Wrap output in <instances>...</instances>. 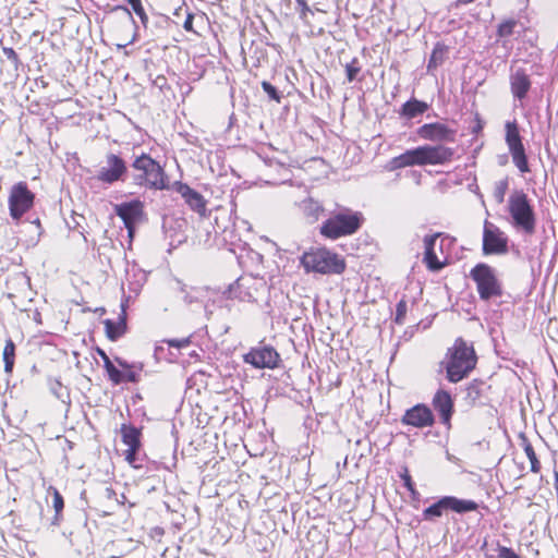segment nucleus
I'll list each match as a JSON object with an SVG mask.
<instances>
[{
  "label": "nucleus",
  "mask_w": 558,
  "mask_h": 558,
  "mask_svg": "<svg viewBox=\"0 0 558 558\" xmlns=\"http://www.w3.org/2000/svg\"><path fill=\"white\" fill-rule=\"evenodd\" d=\"M477 356L472 344L464 339H456L453 345L448 349L441 365L446 369V378L450 383H459L475 368Z\"/></svg>",
  "instance_id": "nucleus-1"
},
{
  "label": "nucleus",
  "mask_w": 558,
  "mask_h": 558,
  "mask_svg": "<svg viewBox=\"0 0 558 558\" xmlns=\"http://www.w3.org/2000/svg\"><path fill=\"white\" fill-rule=\"evenodd\" d=\"M363 222L364 216L361 211L339 206L320 225L319 232L326 239L338 240L356 233Z\"/></svg>",
  "instance_id": "nucleus-2"
},
{
  "label": "nucleus",
  "mask_w": 558,
  "mask_h": 558,
  "mask_svg": "<svg viewBox=\"0 0 558 558\" xmlns=\"http://www.w3.org/2000/svg\"><path fill=\"white\" fill-rule=\"evenodd\" d=\"M510 225L524 235H533L536 231L537 218L532 201L523 190H514L508 197Z\"/></svg>",
  "instance_id": "nucleus-3"
},
{
  "label": "nucleus",
  "mask_w": 558,
  "mask_h": 558,
  "mask_svg": "<svg viewBox=\"0 0 558 558\" xmlns=\"http://www.w3.org/2000/svg\"><path fill=\"white\" fill-rule=\"evenodd\" d=\"M131 167L135 171L133 174V183L135 185L155 191L170 189L171 185L163 168L149 155L143 153L141 156H137Z\"/></svg>",
  "instance_id": "nucleus-4"
},
{
  "label": "nucleus",
  "mask_w": 558,
  "mask_h": 558,
  "mask_svg": "<svg viewBox=\"0 0 558 558\" xmlns=\"http://www.w3.org/2000/svg\"><path fill=\"white\" fill-rule=\"evenodd\" d=\"M300 263L306 272L339 275L345 269L344 259L325 247L311 248L304 252Z\"/></svg>",
  "instance_id": "nucleus-5"
},
{
  "label": "nucleus",
  "mask_w": 558,
  "mask_h": 558,
  "mask_svg": "<svg viewBox=\"0 0 558 558\" xmlns=\"http://www.w3.org/2000/svg\"><path fill=\"white\" fill-rule=\"evenodd\" d=\"M471 279L476 283V291L482 301L501 298L504 287L495 268L485 263L476 264L470 271Z\"/></svg>",
  "instance_id": "nucleus-6"
},
{
  "label": "nucleus",
  "mask_w": 558,
  "mask_h": 558,
  "mask_svg": "<svg viewBox=\"0 0 558 558\" xmlns=\"http://www.w3.org/2000/svg\"><path fill=\"white\" fill-rule=\"evenodd\" d=\"M35 194L28 189L26 182L12 185L9 194V213L12 220L19 225L22 217L34 206Z\"/></svg>",
  "instance_id": "nucleus-7"
},
{
  "label": "nucleus",
  "mask_w": 558,
  "mask_h": 558,
  "mask_svg": "<svg viewBox=\"0 0 558 558\" xmlns=\"http://www.w3.org/2000/svg\"><path fill=\"white\" fill-rule=\"evenodd\" d=\"M478 505L474 500L459 499L454 496H444L423 510V520L434 521L440 518L445 511L465 513L477 510Z\"/></svg>",
  "instance_id": "nucleus-8"
},
{
  "label": "nucleus",
  "mask_w": 558,
  "mask_h": 558,
  "mask_svg": "<svg viewBox=\"0 0 558 558\" xmlns=\"http://www.w3.org/2000/svg\"><path fill=\"white\" fill-rule=\"evenodd\" d=\"M129 173L125 160L113 153L105 157V165L97 171L95 179L102 184L112 185L116 182H124Z\"/></svg>",
  "instance_id": "nucleus-9"
},
{
  "label": "nucleus",
  "mask_w": 558,
  "mask_h": 558,
  "mask_svg": "<svg viewBox=\"0 0 558 558\" xmlns=\"http://www.w3.org/2000/svg\"><path fill=\"white\" fill-rule=\"evenodd\" d=\"M243 361L257 369H274L279 366L281 357L274 347L260 342L243 355Z\"/></svg>",
  "instance_id": "nucleus-10"
},
{
  "label": "nucleus",
  "mask_w": 558,
  "mask_h": 558,
  "mask_svg": "<svg viewBox=\"0 0 558 558\" xmlns=\"http://www.w3.org/2000/svg\"><path fill=\"white\" fill-rule=\"evenodd\" d=\"M114 213L120 217L128 230V235L133 239L136 226L144 219V203L140 199H132L117 204L114 206Z\"/></svg>",
  "instance_id": "nucleus-11"
},
{
  "label": "nucleus",
  "mask_w": 558,
  "mask_h": 558,
  "mask_svg": "<svg viewBox=\"0 0 558 558\" xmlns=\"http://www.w3.org/2000/svg\"><path fill=\"white\" fill-rule=\"evenodd\" d=\"M508 252V238L504 231L489 221H485L483 230L484 255H502Z\"/></svg>",
  "instance_id": "nucleus-12"
},
{
  "label": "nucleus",
  "mask_w": 558,
  "mask_h": 558,
  "mask_svg": "<svg viewBox=\"0 0 558 558\" xmlns=\"http://www.w3.org/2000/svg\"><path fill=\"white\" fill-rule=\"evenodd\" d=\"M265 288L262 279L252 276H242L229 288L230 298L238 299L242 302L257 301L258 292Z\"/></svg>",
  "instance_id": "nucleus-13"
},
{
  "label": "nucleus",
  "mask_w": 558,
  "mask_h": 558,
  "mask_svg": "<svg viewBox=\"0 0 558 558\" xmlns=\"http://www.w3.org/2000/svg\"><path fill=\"white\" fill-rule=\"evenodd\" d=\"M510 92L514 100L522 102L532 87L531 73L525 66L513 62L509 72Z\"/></svg>",
  "instance_id": "nucleus-14"
},
{
  "label": "nucleus",
  "mask_w": 558,
  "mask_h": 558,
  "mask_svg": "<svg viewBox=\"0 0 558 558\" xmlns=\"http://www.w3.org/2000/svg\"><path fill=\"white\" fill-rule=\"evenodd\" d=\"M418 154L421 166H442L453 160L456 149L444 144L423 145L418 146Z\"/></svg>",
  "instance_id": "nucleus-15"
},
{
  "label": "nucleus",
  "mask_w": 558,
  "mask_h": 558,
  "mask_svg": "<svg viewBox=\"0 0 558 558\" xmlns=\"http://www.w3.org/2000/svg\"><path fill=\"white\" fill-rule=\"evenodd\" d=\"M416 134L424 141L434 143L456 142L457 130L441 122L425 123L416 130Z\"/></svg>",
  "instance_id": "nucleus-16"
},
{
  "label": "nucleus",
  "mask_w": 558,
  "mask_h": 558,
  "mask_svg": "<svg viewBox=\"0 0 558 558\" xmlns=\"http://www.w3.org/2000/svg\"><path fill=\"white\" fill-rule=\"evenodd\" d=\"M435 418L432 410L423 403H418L408 409L402 418L403 425H410L417 428L429 427L434 424Z\"/></svg>",
  "instance_id": "nucleus-17"
},
{
  "label": "nucleus",
  "mask_w": 558,
  "mask_h": 558,
  "mask_svg": "<svg viewBox=\"0 0 558 558\" xmlns=\"http://www.w3.org/2000/svg\"><path fill=\"white\" fill-rule=\"evenodd\" d=\"M170 189L179 193L186 205L197 214L204 216L206 213V201L197 191L190 187L186 183L175 181Z\"/></svg>",
  "instance_id": "nucleus-18"
},
{
  "label": "nucleus",
  "mask_w": 558,
  "mask_h": 558,
  "mask_svg": "<svg viewBox=\"0 0 558 558\" xmlns=\"http://www.w3.org/2000/svg\"><path fill=\"white\" fill-rule=\"evenodd\" d=\"M433 407L438 412L441 423L450 426L451 416L453 414V400L451 395L446 390H438L433 398Z\"/></svg>",
  "instance_id": "nucleus-19"
},
{
  "label": "nucleus",
  "mask_w": 558,
  "mask_h": 558,
  "mask_svg": "<svg viewBox=\"0 0 558 558\" xmlns=\"http://www.w3.org/2000/svg\"><path fill=\"white\" fill-rule=\"evenodd\" d=\"M421 166L418 147L408 149L389 161V169L396 170L405 167Z\"/></svg>",
  "instance_id": "nucleus-20"
},
{
  "label": "nucleus",
  "mask_w": 558,
  "mask_h": 558,
  "mask_svg": "<svg viewBox=\"0 0 558 558\" xmlns=\"http://www.w3.org/2000/svg\"><path fill=\"white\" fill-rule=\"evenodd\" d=\"M506 128V143L509 148V153L523 148L522 138L519 132V126L515 120L508 121L505 125Z\"/></svg>",
  "instance_id": "nucleus-21"
},
{
  "label": "nucleus",
  "mask_w": 558,
  "mask_h": 558,
  "mask_svg": "<svg viewBox=\"0 0 558 558\" xmlns=\"http://www.w3.org/2000/svg\"><path fill=\"white\" fill-rule=\"evenodd\" d=\"M300 208H301L303 215L311 222L317 221L319 219L320 215L324 213L323 205L318 201H316L312 197H307V198L303 199L300 203Z\"/></svg>",
  "instance_id": "nucleus-22"
},
{
  "label": "nucleus",
  "mask_w": 558,
  "mask_h": 558,
  "mask_svg": "<svg viewBox=\"0 0 558 558\" xmlns=\"http://www.w3.org/2000/svg\"><path fill=\"white\" fill-rule=\"evenodd\" d=\"M428 105L424 101L417 100L415 98H411L407 102H404L401 107L400 114L408 119H413L417 116L423 114L427 111Z\"/></svg>",
  "instance_id": "nucleus-23"
},
{
  "label": "nucleus",
  "mask_w": 558,
  "mask_h": 558,
  "mask_svg": "<svg viewBox=\"0 0 558 558\" xmlns=\"http://www.w3.org/2000/svg\"><path fill=\"white\" fill-rule=\"evenodd\" d=\"M122 441L129 448L138 450L141 447V430L133 425L123 424L121 426Z\"/></svg>",
  "instance_id": "nucleus-24"
},
{
  "label": "nucleus",
  "mask_w": 558,
  "mask_h": 558,
  "mask_svg": "<svg viewBox=\"0 0 558 558\" xmlns=\"http://www.w3.org/2000/svg\"><path fill=\"white\" fill-rule=\"evenodd\" d=\"M174 289L182 294V299L186 304L198 302L201 300V296L203 295L202 290L194 287H189L178 279L175 280Z\"/></svg>",
  "instance_id": "nucleus-25"
},
{
  "label": "nucleus",
  "mask_w": 558,
  "mask_h": 558,
  "mask_svg": "<svg viewBox=\"0 0 558 558\" xmlns=\"http://www.w3.org/2000/svg\"><path fill=\"white\" fill-rule=\"evenodd\" d=\"M105 327H106L107 337L110 340L116 341L124 333L125 328H126V323L123 317H121L118 322H113L111 319H106Z\"/></svg>",
  "instance_id": "nucleus-26"
},
{
  "label": "nucleus",
  "mask_w": 558,
  "mask_h": 558,
  "mask_svg": "<svg viewBox=\"0 0 558 558\" xmlns=\"http://www.w3.org/2000/svg\"><path fill=\"white\" fill-rule=\"evenodd\" d=\"M483 385L484 384L478 380H473L471 384H469L465 393V401L468 404L475 405L480 402Z\"/></svg>",
  "instance_id": "nucleus-27"
},
{
  "label": "nucleus",
  "mask_w": 558,
  "mask_h": 558,
  "mask_svg": "<svg viewBox=\"0 0 558 558\" xmlns=\"http://www.w3.org/2000/svg\"><path fill=\"white\" fill-rule=\"evenodd\" d=\"M521 441H522L523 450H524L527 459L531 462V471L533 473H538L541 470V463L536 457V453L534 451L532 444L529 441V439L525 436L521 437Z\"/></svg>",
  "instance_id": "nucleus-28"
},
{
  "label": "nucleus",
  "mask_w": 558,
  "mask_h": 558,
  "mask_svg": "<svg viewBox=\"0 0 558 558\" xmlns=\"http://www.w3.org/2000/svg\"><path fill=\"white\" fill-rule=\"evenodd\" d=\"M510 155L512 157L513 163L521 173H527L531 171L524 147L510 151Z\"/></svg>",
  "instance_id": "nucleus-29"
},
{
  "label": "nucleus",
  "mask_w": 558,
  "mask_h": 558,
  "mask_svg": "<svg viewBox=\"0 0 558 558\" xmlns=\"http://www.w3.org/2000/svg\"><path fill=\"white\" fill-rule=\"evenodd\" d=\"M15 344L12 339L5 341L3 349V362L5 373H11L14 366Z\"/></svg>",
  "instance_id": "nucleus-30"
},
{
  "label": "nucleus",
  "mask_w": 558,
  "mask_h": 558,
  "mask_svg": "<svg viewBox=\"0 0 558 558\" xmlns=\"http://www.w3.org/2000/svg\"><path fill=\"white\" fill-rule=\"evenodd\" d=\"M48 493H51L52 494V507L56 511V515L53 518V521H52V524H59V520H60V513L61 511L63 510L64 508V501H63V497L62 495L59 493V490L52 486H50L48 488Z\"/></svg>",
  "instance_id": "nucleus-31"
},
{
  "label": "nucleus",
  "mask_w": 558,
  "mask_h": 558,
  "mask_svg": "<svg viewBox=\"0 0 558 558\" xmlns=\"http://www.w3.org/2000/svg\"><path fill=\"white\" fill-rule=\"evenodd\" d=\"M517 25H518V22L515 20H513V19L504 21L502 23H500L498 25L497 36L499 38L510 37L511 35H513L514 28H515Z\"/></svg>",
  "instance_id": "nucleus-32"
},
{
  "label": "nucleus",
  "mask_w": 558,
  "mask_h": 558,
  "mask_svg": "<svg viewBox=\"0 0 558 558\" xmlns=\"http://www.w3.org/2000/svg\"><path fill=\"white\" fill-rule=\"evenodd\" d=\"M132 7L134 13L140 17L141 23L145 29L148 28V15L146 14L142 0H126Z\"/></svg>",
  "instance_id": "nucleus-33"
},
{
  "label": "nucleus",
  "mask_w": 558,
  "mask_h": 558,
  "mask_svg": "<svg viewBox=\"0 0 558 558\" xmlns=\"http://www.w3.org/2000/svg\"><path fill=\"white\" fill-rule=\"evenodd\" d=\"M424 262L426 263L427 268L432 271H438L445 266V264L437 258L435 250L424 252Z\"/></svg>",
  "instance_id": "nucleus-34"
},
{
  "label": "nucleus",
  "mask_w": 558,
  "mask_h": 558,
  "mask_svg": "<svg viewBox=\"0 0 558 558\" xmlns=\"http://www.w3.org/2000/svg\"><path fill=\"white\" fill-rule=\"evenodd\" d=\"M49 388L51 393L54 395L59 400L64 401L65 398H69L68 388L63 386L58 379H51L49 381Z\"/></svg>",
  "instance_id": "nucleus-35"
},
{
  "label": "nucleus",
  "mask_w": 558,
  "mask_h": 558,
  "mask_svg": "<svg viewBox=\"0 0 558 558\" xmlns=\"http://www.w3.org/2000/svg\"><path fill=\"white\" fill-rule=\"evenodd\" d=\"M444 58H445L444 48L439 47V46L435 47L432 52V56L429 58L428 64H427L428 71L432 70L433 68H437L439 64H441L444 62Z\"/></svg>",
  "instance_id": "nucleus-36"
},
{
  "label": "nucleus",
  "mask_w": 558,
  "mask_h": 558,
  "mask_svg": "<svg viewBox=\"0 0 558 558\" xmlns=\"http://www.w3.org/2000/svg\"><path fill=\"white\" fill-rule=\"evenodd\" d=\"M360 72L361 66L356 58H353L351 62L345 64V74L350 83L356 80V76Z\"/></svg>",
  "instance_id": "nucleus-37"
},
{
  "label": "nucleus",
  "mask_w": 558,
  "mask_h": 558,
  "mask_svg": "<svg viewBox=\"0 0 558 558\" xmlns=\"http://www.w3.org/2000/svg\"><path fill=\"white\" fill-rule=\"evenodd\" d=\"M508 190V181L507 180H500L496 182L495 189H494V198L498 204L504 203L505 195Z\"/></svg>",
  "instance_id": "nucleus-38"
},
{
  "label": "nucleus",
  "mask_w": 558,
  "mask_h": 558,
  "mask_svg": "<svg viewBox=\"0 0 558 558\" xmlns=\"http://www.w3.org/2000/svg\"><path fill=\"white\" fill-rule=\"evenodd\" d=\"M407 311H408V304L407 302L402 299L398 302L397 306H396V317H395V322L399 325L403 324L404 322V318H405V315H407Z\"/></svg>",
  "instance_id": "nucleus-39"
},
{
  "label": "nucleus",
  "mask_w": 558,
  "mask_h": 558,
  "mask_svg": "<svg viewBox=\"0 0 558 558\" xmlns=\"http://www.w3.org/2000/svg\"><path fill=\"white\" fill-rule=\"evenodd\" d=\"M263 90L269 96L270 99L280 101V94L277 88L267 81L262 82Z\"/></svg>",
  "instance_id": "nucleus-40"
},
{
  "label": "nucleus",
  "mask_w": 558,
  "mask_h": 558,
  "mask_svg": "<svg viewBox=\"0 0 558 558\" xmlns=\"http://www.w3.org/2000/svg\"><path fill=\"white\" fill-rule=\"evenodd\" d=\"M402 481H403V485L404 487L413 495H417V492L415 489V485L412 481V477L411 475L409 474L408 470L405 469L404 472L402 474H400Z\"/></svg>",
  "instance_id": "nucleus-41"
},
{
  "label": "nucleus",
  "mask_w": 558,
  "mask_h": 558,
  "mask_svg": "<svg viewBox=\"0 0 558 558\" xmlns=\"http://www.w3.org/2000/svg\"><path fill=\"white\" fill-rule=\"evenodd\" d=\"M109 379L114 384L119 385L124 381V374L119 371L116 366L107 371Z\"/></svg>",
  "instance_id": "nucleus-42"
},
{
  "label": "nucleus",
  "mask_w": 558,
  "mask_h": 558,
  "mask_svg": "<svg viewBox=\"0 0 558 558\" xmlns=\"http://www.w3.org/2000/svg\"><path fill=\"white\" fill-rule=\"evenodd\" d=\"M2 52L12 62L14 68L17 69L20 65V59L15 50L10 47H2Z\"/></svg>",
  "instance_id": "nucleus-43"
},
{
  "label": "nucleus",
  "mask_w": 558,
  "mask_h": 558,
  "mask_svg": "<svg viewBox=\"0 0 558 558\" xmlns=\"http://www.w3.org/2000/svg\"><path fill=\"white\" fill-rule=\"evenodd\" d=\"M29 222V227L31 228H34V234L32 236V240H38L43 233V228H41V225H40V220L38 217L34 218V219H29L28 220Z\"/></svg>",
  "instance_id": "nucleus-44"
},
{
  "label": "nucleus",
  "mask_w": 558,
  "mask_h": 558,
  "mask_svg": "<svg viewBox=\"0 0 558 558\" xmlns=\"http://www.w3.org/2000/svg\"><path fill=\"white\" fill-rule=\"evenodd\" d=\"M440 235H441V233H435V234H432V235H426L424 238V248H425V252L434 251L435 250L436 241H437V239Z\"/></svg>",
  "instance_id": "nucleus-45"
},
{
  "label": "nucleus",
  "mask_w": 558,
  "mask_h": 558,
  "mask_svg": "<svg viewBox=\"0 0 558 558\" xmlns=\"http://www.w3.org/2000/svg\"><path fill=\"white\" fill-rule=\"evenodd\" d=\"M497 551H498V558H521L511 548H508L506 546H498Z\"/></svg>",
  "instance_id": "nucleus-46"
},
{
  "label": "nucleus",
  "mask_w": 558,
  "mask_h": 558,
  "mask_svg": "<svg viewBox=\"0 0 558 558\" xmlns=\"http://www.w3.org/2000/svg\"><path fill=\"white\" fill-rule=\"evenodd\" d=\"M296 3L300 7V19L305 21L307 13H312V11L305 0H299Z\"/></svg>",
  "instance_id": "nucleus-47"
},
{
  "label": "nucleus",
  "mask_w": 558,
  "mask_h": 558,
  "mask_svg": "<svg viewBox=\"0 0 558 558\" xmlns=\"http://www.w3.org/2000/svg\"><path fill=\"white\" fill-rule=\"evenodd\" d=\"M113 11H122V12H124L129 16L131 22L133 23V25L135 27V32L137 31L138 27L136 25V22H135L133 15H132V12L130 11V9L128 7H125V5H116Z\"/></svg>",
  "instance_id": "nucleus-48"
},
{
  "label": "nucleus",
  "mask_w": 558,
  "mask_h": 558,
  "mask_svg": "<svg viewBox=\"0 0 558 558\" xmlns=\"http://www.w3.org/2000/svg\"><path fill=\"white\" fill-rule=\"evenodd\" d=\"M137 451H138V450H133V449L129 448V449L126 450V456H125V458H126V460L129 461V463H130V464H132V465H133V466H135V468H138V466H140V465H137V464H136V460H137L136 454H137Z\"/></svg>",
  "instance_id": "nucleus-49"
},
{
  "label": "nucleus",
  "mask_w": 558,
  "mask_h": 558,
  "mask_svg": "<svg viewBox=\"0 0 558 558\" xmlns=\"http://www.w3.org/2000/svg\"><path fill=\"white\" fill-rule=\"evenodd\" d=\"M124 374V381L137 383L140 380V374L135 371H128Z\"/></svg>",
  "instance_id": "nucleus-50"
},
{
  "label": "nucleus",
  "mask_w": 558,
  "mask_h": 558,
  "mask_svg": "<svg viewBox=\"0 0 558 558\" xmlns=\"http://www.w3.org/2000/svg\"><path fill=\"white\" fill-rule=\"evenodd\" d=\"M183 27L187 32L193 31V14H191V13L187 14V16L183 23Z\"/></svg>",
  "instance_id": "nucleus-51"
},
{
  "label": "nucleus",
  "mask_w": 558,
  "mask_h": 558,
  "mask_svg": "<svg viewBox=\"0 0 558 558\" xmlns=\"http://www.w3.org/2000/svg\"><path fill=\"white\" fill-rule=\"evenodd\" d=\"M116 361H117L118 365H119L120 367H122L123 369H130V368L134 367V365L129 364V363H128L125 360H123V359L116 357Z\"/></svg>",
  "instance_id": "nucleus-52"
},
{
  "label": "nucleus",
  "mask_w": 558,
  "mask_h": 558,
  "mask_svg": "<svg viewBox=\"0 0 558 558\" xmlns=\"http://www.w3.org/2000/svg\"><path fill=\"white\" fill-rule=\"evenodd\" d=\"M97 353H98V355L101 357V360L104 361V363L106 362V359H110V357L107 355V353H106L104 350H101V349H97Z\"/></svg>",
  "instance_id": "nucleus-53"
},
{
  "label": "nucleus",
  "mask_w": 558,
  "mask_h": 558,
  "mask_svg": "<svg viewBox=\"0 0 558 558\" xmlns=\"http://www.w3.org/2000/svg\"><path fill=\"white\" fill-rule=\"evenodd\" d=\"M104 367L106 368V371H109L110 368L114 367V365L110 359H106V362L104 363Z\"/></svg>",
  "instance_id": "nucleus-54"
},
{
  "label": "nucleus",
  "mask_w": 558,
  "mask_h": 558,
  "mask_svg": "<svg viewBox=\"0 0 558 558\" xmlns=\"http://www.w3.org/2000/svg\"><path fill=\"white\" fill-rule=\"evenodd\" d=\"M554 487L557 493V499H558V472H555V474H554Z\"/></svg>",
  "instance_id": "nucleus-55"
},
{
  "label": "nucleus",
  "mask_w": 558,
  "mask_h": 558,
  "mask_svg": "<svg viewBox=\"0 0 558 558\" xmlns=\"http://www.w3.org/2000/svg\"><path fill=\"white\" fill-rule=\"evenodd\" d=\"M474 0H457V3L458 4H468V3H471L473 2Z\"/></svg>",
  "instance_id": "nucleus-56"
},
{
  "label": "nucleus",
  "mask_w": 558,
  "mask_h": 558,
  "mask_svg": "<svg viewBox=\"0 0 558 558\" xmlns=\"http://www.w3.org/2000/svg\"><path fill=\"white\" fill-rule=\"evenodd\" d=\"M107 496L110 498L112 495H114L113 490L110 488L106 489Z\"/></svg>",
  "instance_id": "nucleus-57"
},
{
  "label": "nucleus",
  "mask_w": 558,
  "mask_h": 558,
  "mask_svg": "<svg viewBox=\"0 0 558 558\" xmlns=\"http://www.w3.org/2000/svg\"><path fill=\"white\" fill-rule=\"evenodd\" d=\"M481 129H482V125H481V124H477V125L473 129V132L475 133V132H477V131H478V130H481Z\"/></svg>",
  "instance_id": "nucleus-58"
},
{
  "label": "nucleus",
  "mask_w": 558,
  "mask_h": 558,
  "mask_svg": "<svg viewBox=\"0 0 558 558\" xmlns=\"http://www.w3.org/2000/svg\"><path fill=\"white\" fill-rule=\"evenodd\" d=\"M169 343H170V345L179 347V344L174 343L173 341H170Z\"/></svg>",
  "instance_id": "nucleus-59"
},
{
  "label": "nucleus",
  "mask_w": 558,
  "mask_h": 558,
  "mask_svg": "<svg viewBox=\"0 0 558 558\" xmlns=\"http://www.w3.org/2000/svg\"><path fill=\"white\" fill-rule=\"evenodd\" d=\"M295 1L298 2L299 0H295Z\"/></svg>",
  "instance_id": "nucleus-60"
}]
</instances>
